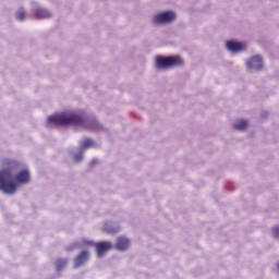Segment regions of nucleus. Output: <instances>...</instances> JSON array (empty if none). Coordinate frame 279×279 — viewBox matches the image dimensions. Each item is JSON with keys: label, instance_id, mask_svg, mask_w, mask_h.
Returning a JSON list of instances; mask_svg holds the SVG:
<instances>
[{"label": "nucleus", "instance_id": "f257e3e1", "mask_svg": "<svg viewBox=\"0 0 279 279\" xmlns=\"http://www.w3.org/2000/svg\"><path fill=\"white\" fill-rule=\"evenodd\" d=\"M48 123L51 125H86V120L83 116L77 114L73 111H65L61 113H57L54 116H50L48 118Z\"/></svg>", "mask_w": 279, "mask_h": 279}, {"label": "nucleus", "instance_id": "f03ea898", "mask_svg": "<svg viewBox=\"0 0 279 279\" xmlns=\"http://www.w3.org/2000/svg\"><path fill=\"white\" fill-rule=\"evenodd\" d=\"M14 174L12 168H4L0 170V191L7 195H14L16 193L17 185L13 181Z\"/></svg>", "mask_w": 279, "mask_h": 279}, {"label": "nucleus", "instance_id": "7ed1b4c3", "mask_svg": "<svg viewBox=\"0 0 279 279\" xmlns=\"http://www.w3.org/2000/svg\"><path fill=\"white\" fill-rule=\"evenodd\" d=\"M175 66H184V59L180 56H169L156 58V68L157 69H173Z\"/></svg>", "mask_w": 279, "mask_h": 279}, {"label": "nucleus", "instance_id": "20e7f679", "mask_svg": "<svg viewBox=\"0 0 279 279\" xmlns=\"http://www.w3.org/2000/svg\"><path fill=\"white\" fill-rule=\"evenodd\" d=\"M177 15L173 11H166L162 13H158L153 17L154 25H165L167 23H173L175 21Z\"/></svg>", "mask_w": 279, "mask_h": 279}, {"label": "nucleus", "instance_id": "39448f33", "mask_svg": "<svg viewBox=\"0 0 279 279\" xmlns=\"http://www.w3.org/2000/svg\"><path fill=\"white\" fill-rule=\"evenodd\" d=\"M247 69H255L256 71H262L263 69V58L260 56H254L246 63Z\"/></svg>", "mask_w": 279, "mask_h": 279}, {"label": "nucleus", "instance_id": "423d86ee", "mask_svg": "<svg viewBox=\"0 0 279 279\" xmlns=\"http://www.w3.org/2000/svg\"><path fill=\"white\" fill-rule=\"evenodd\" d=\"M226 47L232 53H238V51H244L245 45L239 41L229 40L226 43Z\"/></svg>", "mask_w": 279, "mask_h": 279}, {"label": "nucleus", "instance_id": "0eeeda50", "mask_svg": "<svg viewBox=\"0 0 279 279\" xmlns=\"http://www.w3.org/2000/svg\"><path fill=\"white\" fill-rule=\"evenodd\" d=\"M112 250V244L110 242H99L96 244V252L98 256H104L106 252Z\"/></svg>", "mask_w": 279, "mask_h": 279}, {"label": "nucleus", "instance_id": "6e6552de", "mask_svg": "<svg viewBox=\"0 0 279 279\" xmlns=\"http://www.w3.org/2000/svg\"><path fill=\"white\" fill-rule=\"evenodd\" d=\"M117 250H120V252H125L130 247V239L125 236H120L117 239L116 243Z\"/></svg>", "mask_w": 279, "mask_h": 279}, {"label": "nucleus", "instance_id": "1a4fd4ad", "mask_svg": "<svg viewBox=\"0 0 279 279\" xmlns=\"http://www.w3.org/2000/svg\"><path fill=\"white\" fill-rule=\"evenodd\" d=\"M84 263H88V251H83L75 257L74 267H82Z\"/></svg>", "mask_w": 279, "mask_h": 279}, {"label": "nucleus", "instance_id": "9d476101", "mask_svg": "<svg viewBox=\"0 0 279 279\" xmlns=\"http://www.w3.org/2000/svg\"><path fill=\"white\" fill-rule=\"evenodd\" d=\"M15 180L20 183V184H27L31 180L29 177V171L28 170H22L20 171L16 177Z\"/></svg>", "mask_w": 279, "mask_h": 279}, {"label": "nucleus", "instance_id": "9b49d317", "mask_svg": "<svg viewBox=\"0 0 279 279\" xmlns=\"http://www.w3.org/2000/svg\"><path fill=\"white\" fill-rule=\"evenodd\" d=\"M37 19H50L51 13L45 9H39L36 11Z\"/></svg>", "mask_w": 279, "mask_h": 279}, {"label": "nucleus", "instance_id": "f8f14e48", "mask_svg": "<svg viewBox=\"0 0 279 279\" xmlns=\"http://www.w3.org/2000/svg\"><path fill=\"white\" fill-rule=\"evenodd\" d=\"M247 125V120H240L234 124V128L235 130H246Z\"/></svg>", "mask_w": 279, "mask_h": 279}, {"label": "nucleus", "instance_id": "ddd939ff", "mask_svg": "<svg viewBox=\"0 0 279 279\" xmlns=\"http://www.w3.org/2000/svg\"><path fill=\"white\" fill-rule=\"evenodd\" d=\"M66 267V259H58L57 260V271H62Z\"/></svg>", "mask_w": 279, "mask_h": 279}, {"label": "nucleus", "instance_id": "4468645a", "mask_svg": "<svg viewBox=\"0 0 279 279\" xmlns=\"http://www.w3.org/2000/svg\"><path fill=\"white\" fill-rule=\"evenodd\" d=\"M25 16H27L25 11H23V10L17 11V13H16L17 21H25Z\"/></svg>", "mask_w": 279, "mask_h": 279}, {"label": "nucleus", "instance_id": "2eb2a0df", "mask_svg": "<svg viewBox=\"0 0 279 279\" xmlns=\"http://www.w3.org/2000/svg\"><path fill=\"white\" fill-rule=\"evenodd\" d=\"M81 145H82V147H83L84 149H86V147H93V142L87 138V140H84Z\"/></svg>", "mask_w": 279, "mask_h": 279}, {"label": "nucleus", "instance_id": "dca6fc26", "mask_svg": "<svg viewBox=\"0 0 279 279\" xmlns=\"http://www.w3.org/2000/svg\"><path fill=\"white\" fill-rule=\"evenodd\" d=\"M272 234H274V236H275L276 239H279V227H275V228L272 229Z\"/></svg>", "mask_w": 279, "mask_h": 279}, {"label": "nucleus", "instance_id": "f3484780", "mask_svg": "<svg viewBox=\"0 0 279 279\" xmlns=\"http://www.w3.org/2000/svg\"><path fill=\"white\" fill-rule=\"evenodd\" d=\"M82 158H84V155H83L82 153L74 156V160H75L76 162H80V161L82 160Z\"/></svg>", "mask_w": 279, "mask_h": 279}, {"label": "nucleus", "instance_id": "a211bd4d", "mask_svg": "<svg viewBox=\"0 0 279 279\" xmlns=\"http://www.w3.org/2000/svg\"><path fill=\"white\" fill-rule=\"evenodd\" d=\"M92 130H97V122H93V125L88 126Z\"/></svg>", "mask_w": 279, "mask_h": 279}, {"label": "nucleus", "instance_id": "6ab92c4d", "mask_svg": "<svg viewBox=\"0 0 279 279\" xmlns=\"http://www.w3.org/2000/svg\"><path fill=\"white\" fill-rule=\"evenodd\" d=\"M109 232L116 234V232H119V229H116V230H110Z\"/></svg>", "mask_w": 279, "mask_h": 279}]
</instances>
